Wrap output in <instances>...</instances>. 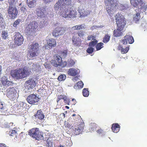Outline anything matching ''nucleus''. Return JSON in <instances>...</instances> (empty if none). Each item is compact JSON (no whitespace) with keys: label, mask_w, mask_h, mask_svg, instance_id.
Masks as SVG:
<instances>
[{"label":"nucleus","mask_w":147,"mask_h":147,"mask_svg":"<svg viewBox=\"0 0 147 147\" xmlns=\"http://www.w3.org/2000/svg\"><path fill=\"white\" fill-rule=\"evenodd\" d=\"M71 4V0H58L54 5V9L57 11L59 9L60 15L66 19H73L76 17V12L72 8H66Z\"/></svg>","instance_id":"f257e3e1"},{"label":"nucleus","mask_w":147,"mask_h":147,"mask_svg":"<svg viewBox=\"0 0 147 147\" xmlns=\"http://www.w3.org/2000/svg\"><path fill=\"white\" fill-rule=\"evenodd\" d=\"M122 17L121 14L119 13L115 15V20L118 28L113 31V35L114 37H119L123 34L122 30L126 24V21Z\"/></svg>","instance_id":"f03ea898"},{"label":"nucleus","mask_w":147,"mask_h":147,"mask_svg":"<svg viewBox=\"0 0 147 147\" xmlns=\"http://www.w3.org/2000/svg\"><path fill=\"white\" fill-rule=\"evenodd\" d=\"M42 23L40 22L39 25L36 22L33 21L30 22L25 28L26 32L32 36L36 35V32L39 31L40 28L44 27L45 25H42Z\"/></svg>","instance_id":"7ed1b4c3"},{"label":"nucleus","mask_w":147,"mask_h":147,"mask_svg":"<svg viewBox=\"0 0 147 147\" xmlns=\"http://www.w3.org/2000/svg\"><path fill=\"white\" fill-rule=\"evenodd\" d=\"M30 74L27 67L20 68L11 71V76L14 78L20 79L26 77Z\"/></svg>","instance_id":"20e7f679"},{"label":"nucleus","mask_w":147,"mask_h":147,"mask_svg":"<svg viewBox=\"0 0 147 147\" xmlns=\"http://www.w3.org/2000/svg\"><path fill=\"white\" fill-rule=\"evenodd\" d=\"M104 3L106 6H110L107 7L106 10L109 15L112 16L118 5V1L117 0H105Z\"/></svg>","instance_id":"39448f33"},{"label":"nucleus","mask_w":147,"mask_h":147,"mask_svg":"<svg viewBox=\"0 0 147 147\" xmlns=\"http://www.w3.org/2000/svg\"><path fill=\"white\" fill-rule=\"evenodd\" d=\"M39 48L38 43L36 42L30 43L28 46V53L30 55L29 57L32 58L37 56L38 54V51Z\"/></svg>","instance_id":"423d86ee"},{"label":"nucleus","mask_w":147,"mask_h":147,"mask_svg":"<svg viewBox=\"0 0 147 147\" xmlns=\"http://www.w3.org/2000/svg\"><path fill=\"white\" fill-rule=\"evenodd\" d=\"M28 134L33 138L39 140L42 135L40 134L39 129L37 128H33L29 130L28 132Z\"/></svg>","instance_id":"0eeeda50"},{"label":"nucleus","mask_w":147,"mask_h":147,"mask_svg":"<svg viewBox=\"0 0 147 147\" xmlns=\"http://www.w3.org/2000/svg\"><path fill=\"white\" fill-rule=\"evenodd\" d=\"M6 92L7 96L10 99L13 100L15 99L17 93L15 88L10 87L7 89Z\"/></svg>","instance_id":"6e6552de"},{"label":"nucleus","mask_w":147,"mask_h":147,"mask_svg":"<svg viewBox=\"0 0 147 147\" xmlns=\"http://www.w3.org/2000/svg\"><path fill=\"white\" fill-rule=\"evenodd\" d=\"M131 4L135 7H138L141 9H144L146 7L142 0H130Z\"/></svg>","instance_id":"1a4fd4ad"},{"label":"nucleus","mask_w":147,"mask_h":147,"mask_svg":"<svg viewBox=\"0 0 147 147\" xmlns=\"http://www.w3.org/2000/svg\"><path fill=\"white\" fill-rule=\"evenodd\" d=\"M14 42L15 45L18 46L21 45L24 41L23 36L19 32L16 33L14 35Z\"/></svg>","instance_id":"9d476101"},{"label":"nucleus","mask_w":147,"mask_h":147,"mask_svg":"<svg viewBox=\"0 0 147 147\" xmlns=\"http://www.w3.org/2000/svg\"><path fill=\"white\" fill-rule=\"evenodd\" d=\"M9 16L12 19H14L17 16L18 11L17 8L14 7H9L8 10Z\"/></svg>","instance_id":"9b49d317"},{"label":"nucleus","mask_w":147,"mask_h":147,"mask_svg":"<svg viewBox=\"0 0 147 147\" xmlns=\"http://www.w3.org/2000/svg\"><path fill=\"white\" fill-rule=\"evenodd\" d=\"M36 14L38 18H42L45 17L46 10L45 8L39 7L36 10Z\"/></svg>","instance_id":"f8f14e48"},{"label":"nucleus","mask_w":147,"mask_h":147,"mask_svg":"<svg viewBox=\"0 0 147 147\" xmlns=\"http://www.w3.org/2000/svg\"><path fill=\"white\" fill-rule=\"evenodd\" d=\"M134 42V38L131 35L126 34L124 36V39L121 41V42L123 43V45H127L128 42L129 44L133 43Z\"/></svg>","instance_id":"ddd939ff"},{"label":"nucleus","mask_w":147,"mask_h":147,"mask_svg":"<svg viewBox=\"0 0 147 147\" xmlns=\"http://www.w3.org/2000/svg\"><path fill=\"white\" fill-rule=\"evenodd\" d=\"M47 45H44L43 47L45 49H49L55 47L56 45V41L53 38H50L47 41Z\"/></svg>","instance_id":"4468645a"},{"label":"nucleus","mask_w":147,"mask_h":147,"mask_svg":"<svg viewBox=\"0 0 147 147\" xmlns=\"http://www.w3.org/2000/svg\"><path fill=\"white\" fill-rule=\"evenodd\" d=\"M27 100L28 103L32 104L37 102L39 98L36 95L31 94L28 96Z\"/></svg>","instance_id":"2eb2a0df"},{"label":"nucleus","mask_w":147,"mask_h":147,"mask_svg":"<svg viewBox=\"0 0 147 147\" xmlns=\"http://www.w3.org/2000/svg\"><path fill=\"white\" fill-rule=\"evenodd\" d=\"M78 11L81 17L86 16L90 13V11L88 10L87 9H84L82 6H80L79 7Z\"/></svg>","instance_id":"dca6fc26"},{"label":"nucleus","mask_w":147,"mask_h":147,"mask_svg":"<svg viewBox=\"0 0 147 147\" xmlns=\"http://www.w3.org/2000/svg\"><path fill=\"white\" fill-rule=\"evenodd\" d=\"M72 40L73 45L74 46L79 47L81 45L82 40L79 37L74 35L72 37Z\"/></svg>","instance_id":"f3484780"},{"label":"nucleus","mask_w":147,"mask_h":147,"mask_svg":"<svg viewBox=\"0 0 147 147\" xmlns=\"http://www.w3.org/2000/svg\"><path fill=\"white\" fill-rule=\"evenodd\" d=\"M26 88L30 90L32 89L35 86L36 83L33 79H30L26 82Z\"/></svg>","instance_id":"a211bd4d"},{"label":"nucleus","mask_w":147,"mask_h":147,"mask_svg":"<svg viewBox=\"0 0 147 147\" xmlns=\"http://www.w3.org/2000/svg\"><path fill=\"white\" fill-rule=\"evenodd\" d=\"M65 32L64 29L61 27H58L53 31V34L55 36L63 34Z\"/></svg>","instance_id":"6ab92c4d"},{"label":"nucleus","mask_w":147,"mask_h":147,"mask_svg":"<svg viewBox=\"0 0 147 147\" xmlns=\"http://www.w3.org/2000/svg\"><path fill=\"white\" fill-rule=\"evenodd\" d=\"M84 125L83 124H79L78 127L74 129V134L76 135H79L81 133L84 129Z\"/></svg>","instance_id":"aec40b11"},{"label":"nucleus","mask_w":147,"mask_h":147,"mask_svg":"<svg viewBox=\"0 0 147 147\" xmlns=\"http://www.w3.org/2000/svg\"><path fill=\"white\" fill-rule=\"evenodd\" d=\"M34 116L36 118L40 120L43 119L45 117V115L41 109L38 110Z\"/></svg>","instance_id":"412c9836"},{"label":"nucleus","mask_w":147,"mask_h":147,"mask_svg":"<svg viewBox=\"0 0 147 147\" xmlns=\"http://www.w3.org/2000/svg\"><path fill=\"white\" fill-rule=\"evenodd\" d=\"M36 0H27L26 3L28 6L30 8H34L36 5Z\"/></svg>","instance_id":"4be33fe9"},{"label":"nucleus","mask_w":147,"mask_h":147,"mask_svg":"<svg viewBox=\"0 0 147 147\" xmlns=\"http://www.w3.org/2000/svg\"><path fill=\"white\" fill-rule=\"evenodd\" d=\"M67 74L72 76H75L78 74V71L74 68H70L68 69Z\"/></svg>","instance_id":"5701e85b"},{"label":"nucleus","mask_w":147,"mask_h":147,"mask_svg":"<svg viewBox=\"0 0 147 147\" xmlns=\"http://www.w3.org/2000/svg\"><path fill=\"white\" fill-rule=\"evenodd\" d=\"M120 128V125L117 123H113L112 124L111 129L113 132L117 133L119 131Z\"/></svg>","instance_id":"b1692460"},{"label":"nucleus","mask_w":147,"mask_h":147,"mask_svg":"<svg viewBox=\"0 0 147 147\" xmlns=\"http://www.w3.org/2000/svg\"><path fill=\"white\" fill-rule=\"evenodd\" d=\"M85 26L84 24H82L77 25L72 27V29L74 30H80L81 29H84L85 28Z\"/></svg>","instance_id":"393cba45"},{"label":"nucleus","mask_w":147,"mask_h":147,"mask_svg":"<svg viewBox=\"0 0 147 147\" xmlns=\"http://www.w3.org/2000/svg\"><path fill=\"white\" fill-rule=\"evenodd\" d=\"M41 69L40 66L39 65L33 64L32 68V71L36 72L40 71Z\"/></svg>","instance_id":"a878e982"},{"label":"nucleus","mask_w":147,"mask_h":147,"mask_svg":"<svg viewBox=\"0 0 147 147\" xmlns=\"http://www.w3.org/2000/svg\"><path fill=\"white\" fill-rule=\"evenodd\" d=\"M84 84L82 81L78 82L74 86V88L76 89H78L81 88L83 87Z\"/></svg>","instance_id":"bb28decb"},{"label":"nucleus","mask_w":147,"mask_h":147,"mask_svg":"<svg viewBox=\"0 0 147 147\" xmlns=\"http://www.w3.org/2000/svg\"><path fill=\"white\" fill-rule=\"evenodd\" d=\"M140 18V14L139 13H137L133 16V20L137 23L139 21Z\"/></svg>","instance_id":"cd10ccee"},{"label":"nucleus","mask_w":147,"mask_h":147,"mask_svg":"<svg viewBox=\"0 0 147 147\" xmlns=\"http://www.w3.org/2000/svg\"><path fill=\"white\" fill-rule=\"evenodd\" d=\"M90 130L91 131H94L98 127L97 125L94 123H90Z\"/></svg>","instance_id":"c85d7f7f"},{"label":"nucleus","mask_w":147,"mask_h":147,"mask_svg":"<svg viewBox=\"0 0 147 147\" xmlns=\"http://www.w3.org/2000/svg\"><path fill=\"white\" fill-rule=\"evenodd\" d=\"M53 58L54 60L57 61L59 63H61V62L62 61L61 58L60 56L57 54L54 55L53 56Z\"/></svg>","instance_id":"c756f323"},{"label":"nucleus","mask_w":147,"mask_h":147,"mask_svg":"<svg viewBox=\"0 0 147 147\" xmlns=\"http://www.w3.org/2000/svg\"><path fill=\"white\" fill-rule=\"evenodd\" d=\"M110 38V35L108 34H107L105 35V36L103 37L102 42L104 43H106L109 41Z\"/></svg>","instance_id":"7c9ffc66"},{"label":"nucleus","mask_w":147,"mask_h":147,"mask_svg":"<svg viewBox=\"0 0 147 147\" xmlns=\"http://www.w3.org/2000/svg\"><path fill=\"white\" fill-rule=\"evenodd\" d=\"M82 93L83 96L84 97H88L89 94V92L88 90V89L86 88H84L82 90Z\"/></svg>","instance_id":"2f4dec72"},{"label":"nucleus","mask_w":147,"mask_h":147,"mask_svg":"<svg viewBox=\"0 0 147 147\" xmlns=\"http://www.w3.org/2000/svg\"><path fill=\"white\" fill-rule=\"evenodd\" d=\"M8 35L7 32L3 31L1 33V37L3 39L6 40L8 38Z\"/></svg>","instance_id":"473e14b6"},{"label":"nucleus","mask_w":147,"mask_h":147,"mask_svg":"<svg viewBox=\"0 0 147 147\" xmlns=\"http://www.w3.org/2000/svg\"><path fill=\"white\" fill-rule=\"evenodd\" d=\"M98 41L96 39L90 42L88 46L92 47H94L96 45Z\"/></svg>","instance_id":"72a5a7b5"},{"label":"nucleus","mask_w":147,"mask_h":147,"mask_svg":"<svg viewBox=\"0 0 147 147\" xmlns=\"http://www.w3.org/2000/svg\"><path fill=\"white\" fill-rule=\"evenodd\" d=\"M120 48H121V52L122 53H126L129 50V47H126L125 49L122 48V47L120 46L119 47Z\"/></svg>","instance_id":"f704fd0d"},{"label":"nucleus","mask_w":147,"mask_h":147,"mask_svg":"<svg viewBox=\"0 0 147 147\" xmlns=\"http://www.w3.org/2000/svg\"><path fill=\"white\" fill-rule=\"evenodd\" d=\"M51 63L53 66L55 67H57L61 64V63H58L57 61L54 60H51Z\"/></svg>","instance_id":"c9c22d12"},{"label":"nucleus","mask_w":147,"mask_h":147,"mask_svg":"<svg viewBox=\"0 0 147 147\" xmlns=\"http://www.w3.org/2000/svg\"><path fill=\"white\" fill-rule=\"evenodd\" d=\"M103 43L102 42H100L98 43L96 45V48L97 51H98L100 50L103 47Z\"/></svg>","instance_id":"e433bc0d"},{"label":"nucleus","mask_w":147,"mask_h":147,"mask_svg":"<svg viewBox=\"0 0 147 147\" xmlns=\"http://www.w3.org/2000/svg\"><path fill=\"white\" fill-rule=\"evenodd\" d=\"M21 21V20L20 19H18L15 21L13 23V27L16 28L17 26L18 25Z\"/></svg>","instance_id":"4c0bfd02"},{"label":"nucleus","mask_w":147,"mask_h":147,"mask_svg":"<svg viewBox=\"0 0 147 147\" xmlns=\"http://www.w3.org/2000/svg\"><path fill=\"white\" fill-rule=\"evenodd\" d=\"M84 32L83 31H79L77 32L78 36L80 38L83 37L84 35Z\"/></svg>","instance_id":"58836bf2"},{"label":"nucleus","mask_w":147,"mask_h":147,"mask_svg":"<svg viewBox=\"0 0 147 147\" xmlns=\"http://www.w3.org/2000/svg\"><path fill=\"white\" fill-rule=\"evenodd\" d=\"M128 7L127 5H124L122 4H121L119 7L121 11L127 9Z\"/></svg>","instance_id":"ea45409f"},{"label":"nucleus","mask_w":147,"mask_h":147,"mask_svg":"<svg viewBox=\"0 0 147 147\" xmlns=\"http://www.w3.org/2000/svg\"><path fill=\"white\" fill-rule=\"evenodd\" d=\"M1 84L3 86L5 83L7 81V77L5 76L1 78Z\"/></svg>","instance_id":"a19ab883"},{"label":"nucleus","mask_w":147,"mask_h":147,"mask_svg":"<svg viewBox=\"0 0 147 147\" xmlns=\"http://www.w3.org/2000/svg\"><path fill=\"white\" fill-rule=\"evenodd\" d=\"M66 77L65 75H61L58 77V80L59 81H62L65 79Z\"/></svg>","instance_id":"79ce46f5"},{"label":"nucleus","mask_w":147,"mask_h":147,"mask_svg":"<svg viewBox=\"0 0 147 147\" xmlns=\"http://www.w3.org/2000/svg\"><path fill=\"white\" fill-rule=\"evenodd\" d=\"M64 96L63 95L58 96H57V102L58 103H61L60 102V100H63V99Z\"/></svg>","instance_id":"37998d69"},{"label":"nucleus","mask_w":147,"mask_h":147,"mask_svg":"<svg viewBox=\"0 0 147 147\" xmlns=\"http://www.w3.org/2000/svg\"><path fill=\"white\" fill-rule=\"evenodd\" d=\"M13 84V83H12V82L9 80H7L3 86H12Z\"/></svg>","instance_id":"c03bdc74"},{"label":"nucleus","mask_w":147,"mask_h":147,"mask_svg":"<svg viewBox=\"0 0 147 147\" xmlns=\"http://www.w3.org/2000/svg\"><path fill=\"white\" fill-rule=\"evenodd\" d=\"M63 100L64 102L67 105H69L70 104V102L69 99L67 97H64Z\"/></svg>","instance_id":"a18cd8bd"},{"label":"nucleus","mask_w":147,"mask_h":147,"mask_svg":"<svg viewBox=\"0 0 147 147\" xmlns=\"http://www.w3.org/2000/svg\"><path fill=\"white\" fill-rule=\"evenodd\" d=\"M17 134V132L15 130H11L10 131L9 134L10 136H14Z\"/></svg>","instance_id":"49530a36"},{"label":"nucleus","mask_w":147,"mask_h":147,"mask_svg":"<svg viewBox=\"0 0 147 147\" xmlns=\"http://www.w3.org/2000/svg\"><path fill=\"white\" fill-rule=\"evenodd\" d=\"M94 48L91 47H88L86 50V52L89 54L92 53L94 51Z\"/></svg>","instance_id":"de8ad7c7"},{"label":"nucleus","mask_w":147,"mask_h":147,"mask_svg":"<svg viewBox=\"0 0 147 147\" xmlns=\"http://www.w3.org/2000/svg\"><path fill=\"white\" fill-rule=\"evenodd\" d=\"M98 129L96 131L97 133L99 134H102L103 132L104 131L103 130L101 129L100 128L98 127Z\"/></svg>","instance_id":"09e8293b"},{"label":"nucleus","mask_w":147,"mask_h":147,"mask_svg":"<svg viewBox=\"0 0 147 147\" xmlns=\"http://www.w3.org/2000/svg\"><path fill=\"white\" fill-rule=\"evenodd\" d=\"M19 105L22 108H25L27 106L26 104L23 102H20Z\"/></svg>","instance_id":"8fccbe9b"},{"label":"nucleus","mask_w":147,"mask_h":147,"mask_svg":"<svg viewBox=\"0 0 147 147\" xmlns=\"http://www.w3.org/2000/svg\"><path fill=\"white\" fill-rule=\"evenodd\" d=\"M95 37L94 36H93L92 35H91L88 36L87 40H94V39H95Z\"/></svg>","instance_id":"3c124183"},{"label":"nucleus","mask_w":147,"mask_h":147,"mask_svg":"<svg viewBox=\"0 0 147 147\" xmlns=\"http://www.w3.org/2000/svg\"><path fill=\"white\" fill-rule=\"evenodd\" d=\"M67 65V62L66 61H63L62 62V61L61 62V64L59 66H61L62 67H64L66 66Z\"/></svg>","instance_id":"603ef678"},{"label":"nucleus","mask_w":147,"mask_h":147,"mask_svg":"<svg viewBox=\"0 0 147 147\" xmlns=\"http://www.w3.org/2000/svg\"><path fill=\"white\" fill-rule=\"evenodd\" d=\"M47 144L48 147H52L53 146V143L52 142L49 141H47Z\"/></svg>","instance_id":"864d4df0"},{"label":"nucleus","mask_w":147,"mask_h":147,"mask_svg":"<svg viewBox=\"0 0 147 147\" xmlns=\"http://www.w3.org/2000/svg\"><path fill=\"white\" fill-rule=\"evenodd\" d=\"M20 10L23 13L26 11V8L24 6H22Z\"/></svg>","instance_id":"5fc2aeb1"},{"label":"nucleus","mask_w":147,"mask_h":147,"mask_svg":"<svg viewBox=\"0 0 147 147\" xmlns=\"http://www.w3.org/2000/svg\"><path fill=\"white\" fill-rule=\"evenodd\" d=\"M3 17L2 15L0 13V23H3Z\"/></svg>","instance_id":"6e6d98bb"},{"label":"nucleus","mask_w":147,"mask_h":147,"mask_svg":"<svg viewBox=\"0 0 147 147\" xmlns=\"http://www.w3.org/2000/svg\"><path fill=\"white\" fill-rule=\"evenodd\" d=\"M62 54L64 56H65L67 54V51L66 50H64L62 52Z\"/></svg>","instance_id":"4d7b16f0"},{"label":"nucleus","mask_w":147,"mask_h":147,"mask_svg":"<svg viewBox=\"0 0 147 147\" xmlns=\"http://www.w3.org/2000/svg\"><path fill=\"white\" fill-rule=\"evenodd\" d=\"M72 103H71L70 104H71V105H75L76 103V100L74 98H73L72 99Z\"/></svg>","instance_id":"13d9d810"},{"label":"nucleus","mask_w":147,"mask_h":147,"mask_svg":"<svg viewBox=\"0 0 147 147\" xmlns=\"http://www.w3.org/2000/svg\"><path fill=\"white\" fill-rule=\"evenodd\" d=\"M10 4H12L16 1V0H9Z\"/></svg>","instance_id":"bf43d9fd"},{"label":"nucleus","mask_w":147,"mask_h":147,"mask_svg":"<svg viewBox=\"0 0 147 147\" xmlns=\"http://www.w3.org/2000/svg\"><path fill=\"white\" fill-rule=\"evenodd\" d=\"M0 147H7L4 144L1 143V144H0Z\"/></svg>","instance_id":"052dcab7"},{"label":"nucleus","mask_w":147,"mask_h":147,"mask_svg":"<svg viewBox=\"0 0 147 147\" xmlns=\"http://www.w3.org/2000/svg\"><path fill=\"white\" fill-rule=\"evenodd\" d=\"M45 2L46 3H48L51 2L53 0H44Z\"/></svg>","instance_id":"680f3d73"},{"label":"nucleus","mask_w":147,"mask_h":147,"mask_svg":"<svg viewBox=\"0 0 147 147\" xmlns=\"http://www.w3.org/2000/svg\"><path fill=\"white\" fill-rule=\"evenodd\" d=\"M1 70H2V66L1 65H0V76L1 75Z\"/></svg>","instance_id":"e2e57ef3"},{"label":"nucleus","mask_w":147,"mask_h":147,"mask_svg":"<svg viewBox=\"0 0 147 147\" xmlns=\"http://www.w3.org/2000/svg\"><path fill=\"white\" fill-rule=\"evenodd\" d=\"M65 107L67 109H69V107L68 106H66Z\"/></svg>","instance_id":"0e129e2a"},{"label":"nucleus","mask_w":147,"mask_h":147,"mask_svg":"<svg viewBox=\"0 0 147 147\" xmlns=\"http://www.w3.org/2000/svg\"><path fill=\"white\" fill-rule=\"evenodd\" d=\"M13 123H9V125H13Z\"/></svg>","instance_id":"69168bd1"},{"label":"nucleus","mask_w":147,"mask_h":147,"mask_svg":"<svg viewBox=\"0 0 147 147\" xmlns=\"http://www.w3.org/2000/svg\"><path fill=\"white\" fill-rule=\"evenodd\" d=\"M76 114H73L72 115V116L73 117V116H76Z\"/></svg>","instance_id":"338daca9"},{"label":"nucleus","mask_w":147,"mask_h":147,"mask_svg":"<svg viewBox=\"0 0 147 147\" xmlns=\"http://www.w3.org/2000/svg\"><path fill=\"white\" fill-rule=\"evenodd\" d=\"M63 115L64 116H65V114L64 113H63Z\"/></svg>","instance_id":"774afa93"}]
</instances>
